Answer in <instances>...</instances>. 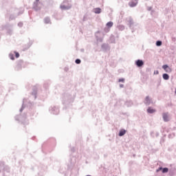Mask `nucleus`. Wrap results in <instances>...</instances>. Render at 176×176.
Returning <instances> with one entry per match:
<instances>
[{
	"label": "nucleus",
	"mask_w": 176,
	"mask_h": 176,
	"mask_svg": "<svg viewBox=\"0 0 176 176\" xmlns=\"http://www.w3.org/2000/svg\"><path fill=\"white\" fill-rule=\"evenodd\" d=\"M80 63V59H76V64H79Z\"/></svg>",
	"instance_id": "16"
},
{
	"label": "nucleus",
	"mask_w": 176,
	"mask_h": 176,
	"mask_svg": "<svg viewBox=\"0 0 176 176\" xmlns=\"http://www.w3.org/2000/svg\"><path fill=\"white\" fill-rule=\"evenodd\" d=\"M36 2H39V0H36Z\"/></svg>",
	"instance_id": "21"
},
{
	"label": "nucleus",
	"mask_w": 176,
	"mask_h": 176,
	"mask_svg": "<svg viewBox=\"0 0 176 176\" xmlns=\"http://www.w3.org/2000/svg\"><path fill=\"white\" fill-rule=\"evenodd\" d=\"M15 57L19 58L20 57V54H19V52H15Z\"/></svg>",
	"instance_id": "13"
},
{
	"label": "nucleus",
	"mask_w": 176,
	"mask_h": 176,
	"mask_svg": "<svg viewBox=\"0 0 176 176\" xmlns=\"http://www.w3.org/2000/svg\"><path fill=\"white\" fill-rule=\"evenodd\" d=\"M126 134V130L122 129L120 131L119 135L120 137H122Z\"/></svg>",
	"instance_id": "7"
},
{
	"label": "nucleus",
	"mask_w": 176,
	"mask_h": 176,
	"mask_svg": "<svg viewBox=\"0 0 176 176\" xmlns=\"http://www.w3.org/2000/svg\"><path fill=\"white\" fill-rule=\"evenodd\" d=\"M162 118L165 122H168L170 120V117L168 116V113H164L162 114Z\"/></svg>",
	"instance_id": "2"
},
{
	"label": "nucleus",
	"mask_w": 176,
	"mask_h": 176,
	"mask_svg": "<svg viewBox=\"0 0 176 176\" xmlns=\"http://www.w3.org/2000/svg\"><path fill=\"white\" fill-rule=\"evenodd\" d=\"M162 76L164 80H168V79H170V76H168L167 74H164Z\"/></svg>",
	"instance_id": "5"
},
{
	"label": "nucleus",
	"mask_w": 176,
	"mask_h": 176,
	"mask_svg": "<svg viewBox=\"0 0 176 176\" xmlns=\"http://www.w3.org/2000/svg\"><path fill=\"white\" fill-rule=\"evenodd\" d=\"M161 170H163V168L160 167L158 169H157V173H159V171H161Z\"/></svg>",
	"instance_id": "17"
},
{
	"label": "nucleus",
	"mask_w": 176,
	"mask_h": 176,
	"mask_svg": "<svg viewBox=\"0 0 176 176\" xmlns=\"http://www.w3.org/2000/svg\"><path fill=\"white\" fill-rule=\"evenodd\" d=\"M118 82H124V78L119 79Z\"/></svg>",
	"instance_id": "18"
},
{
	"label": "nucleus",
	"mask_w": 176,
	"mask_h": 176,
	"mask_svg": "<svg viewBox=\"0 0 176 176\" xmlns=\"http://www.w3.org/2000/svg\"><path fill=\"white\" fill-rule=\"evenodd\" d=\"M60 8H61V9H65V7L63 6H62Z\"/></svg>",
	"instance_id": "19"
},
{
	"label": "nucleus",
	"mask_w": 176,
	"mask_h": 176,
	"mask_svg": "<svg viewBox=\"0 0 176 176\" xmlns=\"http://www.w3.org/2000/svg\"><path fill=\"white\" fill-rule=\"evenodd\" d=\"M147 112H148V113H154V112H156V110H155L151 107H148V109H147Z\"/></svg>",
	"instance_id": "6"
},
{
	"label": "nucleus",
	"mask_w": 176,
	"mask_h": 176,
	"mask_svg": "<svg viewBox=\"0 0 176 176\" xmlns=\"http://www.w3.org/2000/svg\"><path fill=\"white\" fill-rule=\"evenodd\" d=\"M146 104H149V97H146Z\"/></svg>",
	"instance_id": "15"
},
{
	"label": "nucleus",
	"mask_w": 176,
	"mask_h": 176,
	"mask_svg": "<svg viewBox=\"0 0 176 176\" xmlns=\"http://www.w3.org/2000/svg\"><path fill=\"white\" fill-rule=\"evenodd\" d=\"M135 64H136L137 67H142V65H144V61H142L141 60H138L135 62Z\"/></svg>",
	"instance_id": "3"
},
{
	"label": "nucleus",
	"mask_w": 176,
	"mask_h": 176,
	"mask_svg": "<svg viewBox=\"0 0 176 176\" xmlns=\"http://www.w3.org/2000/svg\"><path fill=\"white\" fill-rule=\"evenodd\" d=\"M45 23H46V24H49V23H50V19L49 18H46L45 19Z\"/></svg>",
	"instance_id": "10"
},
{
	"label": "nucleus",
	"mask_w": 176,
	"mask_h": 176,
	"mask_svg": "<svg viewBox=\"0 0 176 176\" xmlns=\"http://www.w3.org/2000/svg\"><path fill=\"white\" fill-rule=\"evenodd\" d=\"M162 173H168V169L167 168H164L162 169Z\"/></svg>",
	"instance_id": "11"
},
{
	"label": "nucleus",
	"mask_w": 176,
	"mask_h": 176,
	"mask_svg": "<svg viewBox=\"0 0 176 176\" xmlns=\"http://www.w3.org/2000/svg\"><path fill=\"white\" fill-rule=\"evenodd\" d=\"M113 25V23L110 21V22H108L107 23V27H108V28H111V27H112Z\"/></svg>",
	"instance_id": "9"
},
{
	"label": "nucleus",
	"mask_w": 176,
	"mask_h": 176,
	"mask_svg": "<svg viewBox=\"0 0 176 176\" xmlns=\"http://www.w3.org/2000/svg\"><path fill=\"white\" fill-rule=\"evenodd\" d=\"M137 3V0H133L129 3V6H131V8H134V6H136Z\"/></svg>",
	"instance_id": "4"
},
{
	"label": "nucleus",
	"mask_w": 176,
	"mask_h": 176,
	"mask_svg": "<svg viewBox=\"0 0 176 176\" xmlns=\"http://www.w3.org/2000/svg\"><path fill=\"white\" fill-rule=\"evenodd\" d=\"M163 69H164L165 72H167L168 74H170L172 72L173 69L171 67H168L167 65H164L162 66Z\"/></svg>",
	"instance_id": "1"
},
{
	"label": "nucleus",
	"mask_w": 176,
	"mask_h": 176,
	"mask_svg": "<svg viewBox=\"0 0 176 176\" xmlns=\"http://www.w3.org/2000/svg\"><path fill=\"white\" fill-rule=\"evenodd\" d=\"M94 13H96V14H100L101 13V9L100 8H95L94 9Z\"/></svg>",
	"instance_id": "8"
},
{
	"label": "nucleus",
	"mask_w": 176,
	"mask_h": 176,
	"mask_svg": "<svg viewBox=\"0 0 176 176\" xmlns=\"http://www.w3.org/2000/svg\"><path fill=\"white\" fill-rule=\"evenodd\" d=\"M9 57H10V58L11 59V60H14V56L13 55V54H10L9 55Z\"/></svg>",
	"instance_id": "12"
},
{
	"label": "nucleus",
	"mask_w": 176,
	"mask_h": 176,
	"mask_svg": "<svg viewBox=\"0 0 176 176\" xmlns=\"http://www.w3.org/2000/svg\"><path fill=\"white\" fill-rule=\"evenodd\" d=\"M156 45L157 46H162V41H157Z\"/></svg>",
	"instance_id": "14"
},
{
	"label": "nucleus",
	"mask_w": 176,
	"mask_h": 176,
	"mask_svg": "<svg viewBox=\"0 0 176 176\" xmlns=\"http://www.w3.org/2000/svg\"><path fill=\"white\" fill-rule=\"evenodd\" d=\"M20 65H21V64H20V63H19V64H18V67H20Z\"/></svg>",
	"instance_id": "20"
}]
</instances>
